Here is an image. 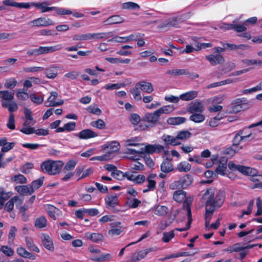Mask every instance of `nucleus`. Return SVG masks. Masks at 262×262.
I'll return each instance as SVG.
<instances>
[{"mask_svg": "<svg viewBox=\"0 0 262 262\" xmlns=\"http://www.w3.org/2000/svg\"><path fill=\"white\" fill-rule=\"evenodd\" d=\"M154 145L147 144L144 148H142L139 151V154L145 155V153L148 154H152L155 152V147Z\"/></svg>", "mask_w": 262, "mask_h": 262, "instance_id": "obj_43", "label": "nucleus"}, {"mask_svg": "<svg viewBox=\"0 0 262 262\" xmlns=\"http://www.w3.org/2000/svg\"><path fill=\"white\" fill-rule=\"evenodd\" d=\"M186 192L182 189L176 190L173 192V199L177 202L181 203L186 199Z\"/></svg>", "mask_w": 262, "mask_h": 262, "instance_id": "obj_26", "label": "nucleus"}, {"mask_svg": "<svg viewBox=\"0 0 262 262\" xmlns=\"http://www.w3.org/2000/svg\"><path fill=\"white\" fill-rule=\"evenodd\" d=\"M12 181L16 183L25 184L27 182V179L26 177L21 174L14 175L11 178Z\"/></svg>", "mask_w": 262, "mask_h": 262, "instance_id": "obj_54", "label": "nucleus"}, {"mask_svg": "<svg viewBox=\"0 0 262 262\" xmlns=\"http://www.w3.org/2000/svg\"><path fill=\"white\" fill-rule=\"evenodd\" d=\"M77 164V162L74 160H70L68 161L66 165L63 167V171L65 172L67 171L73 170Z\"/></svg>", "mask_w": 262, "mask_h": 262, "instance_id": "obj_58", "label": "nucleus"}, {"mask_svg": "<svg viewBox=\"0 0 262 262\" xmlns=\"http://www.w3.org/2000/svg\"><path fill=\"white\" fill-rule=\"evenodd\" d=\"M250 180L255 183L252 186L253 188H260V187L256 186L262 184V175L257 174L256 173L255 176H253V177H250Z\"/></svg>", "mask_w": 262, "mask_h": 262, "instance_id": "obj_49", "label": "nucleus"}, {"mask_svg": "<svg viewBox=\"0 0 262 262\" xmlns=\"http://www.w3.org/2000/svg\"><path fill=\"white\" fill-rule=\"evenodd\" d=\"M232 112L237 113L248 109L250 104L245 98H237L232 103Z\"/></svg>", "mask_w": 262, "mask_h": 262, "instance_id": "obj_5", "label": "nucleus"}, {"mask_svg": "<svg viewBox=\"0 0 262 262\" xmlns=\"http://www.w3.org/2000/svg\"><path fill=\"white\" fill-rule=\"evenodd\" d=\"M86 237L95 243H99L104 240L103 235L99 233H87Z\"/></svg>", "mask_w": 262, "mask_h": 262, "instance_id": "obj_32", "label": "nucleus"}, {"mask_svg": "<svg viewBox=\"0 0 262 262\" xmlns=\"http://www.w3.org/2000/svg\"><path fill=\"white\" fill-rule=\"evenodd\" d=\"M41 238L42 246L49 251L53 252L55 248L53 240L50 236L47 234L43 233Z\"/></svg>", "mask_w": 262, "mask_h": 262, "instance_id": "obj_13", "label": "nucleus"}, {"mask_svg": "<svg viewBox=\"0 0 262 262\" xmlns=\"http://www.w3.org/2000/svg\"><path fill=\"white\" fill-rule=\"evenodd\" d=\"M202 113H192L189 117V120L196 123L203 122L205 119V116Z\"/></svg>", "mask_w": 262, "mask_h": 262, "instance_id": "obj_35", "label": "nucleus"}, {"mask_svg": "<svg viewBox=\"0 0 262 262\" xmlns=\"http://www.w3.org/2000/svg\"><path fill=\"white\" fill-rule=\"evenodd\" d=\"M168 208L165 206L158 205L155 210V214L159 216H164L168 212Z\"/></svg>", "mask_w": 262, "mask_h": 262, "instance_id": "obj_47", "label": "nucleus"}, {"mask_svg": "<svg viewBox=\"0 0 262 262\" xmlns=\"http://www.w3.org/2000/svg\"><path fill=\"white\" fill-rule=\"evenodd\" d=\"M167 73L173 76L186 75L189 74V71L187 69H173L167 71Z\"/></svg>", "mask_w": 262, "mask_h": 262, "instance_id": "obj_44", "label": "nucleus"}, {"mask_svg": "<svg viewBox=\"0 0 262 262\" xmlns=\"http://www.w3.org/2000/svg\"><path fill=\"white\" fill-rule=\"evenodd\" d=\"M85 166L80 165L77 167L76 169V176L79 177L78 180L84 179L89 177L94 172V168L93 167H89L84 169Z\"/></svg>", "mask_w": 262, "mask_h": 262, "instance_id": "obj_7", "label": "nucleus"}, {"mask_svg": "<svg viewBox=\"0 0 262 262\" xmlns=\"http://www.w3.org/2000/svg\"><path fill=\"white\" fill-rule=\"evenodd\" d=\"M180 24H181V22L180 21V19L177 16L169 18L166 21L163 23L160 26H159V28H169L170 27L178 28Z\"/></svg>", "mask_w": 262, "mask_h": 262, "instance_id": "obj_17", "label": "nucleus"}, {"mask_svg": "<svg viewBox=\"0 0 262 262\" xmlns=\"http://www.w3.org/2000/svg\"><path fill=\"white\" fill-rule=\"evenodd\" d=\"M44 208L49 216L54 220H56L57 217L62 216V211L52 205H45Z\"/></svg>", "mask_w": 262, "mask_h": 262, "instance_id": "obj_8", "label": "nucleus"}, {"mask_svg": "<svg viewBox=\"0 0 262 262\" xmlns=\"http://www.w3.org/2000/svg\"><path fill=\"white\" fill-rule=\"evenodd\" d=\"M1 104L3 108H8L9 113H13L18 110V105L13 101L14 94L8 90L2 91Z\"/></svg>", "mask_w": 262, "mask_h": 262, "instance_id": "obj_3", "label": "nucleus"}, {"mask_svg": "<svg viewBox=\"0 0 262 262\" xmlns=\"http://www.w3.org/2000/svg\"><path fill=\"white\" fill-rule=\"evenodd\" d=\"M123 18L119 15H114L104 21L105 25H111L123 22Z\"/></svg>", "mask_w": 262, "mask_h": 262, "instance_id": "obj_25", "label": "nucleus"}, {"mask_svg": "<svg viewBox=\"0 0 262 262\" xmlns=\"http://www.w3.org/2000/svg\"><path fill=\"white\" fill-rule=\"evenodd\" d=\"M191 165L186 161H183L177 165V168L179 172H187L191 169Z\"/></svg>", "mask_w": 262, "mask_h": 262, "instance_id": "obj_42", "label": "nucleus"}, {"mask_svg": "<svg viewBox=\"0 0 262 262\" xmlns=\"http://www.w3.org/2000/svg\"><path fill=\"white\" fill-rule=\"evenodd\" d=\"M31 101L37 104H40L43 101V97L41 95H37L35 94H31L30 95Z\"/></svg>", "mask_w": 262, "mask_h": 262, "instance_id": "obj_62", "label": "nucleus"}, {"mask_svg": "<svg viewBox=\"0 0 262 262\" xmlns=\"http://www.w3.org/2000/svg\"><path fill=\"white\" fill-rule=\"evenodd\" d=\"M15 190L23 195H31L34 192L33 189L28 185H18L15 187Z\"/></svg>", "mask_w": 262, "mask_h": 262, "instance_id": "obj_18", "label": "nucleus"}, {"mask_svg": "<svg viewBox=\"0 0 262 262\" xmlns=\"http://www.w3.org/2000/svg\"><path fill=\"white\" fill-rule=\"evenodd\" d=\"M205 201V225L209 226L214 212L223 204L225 194L223 191L219 190L215 193L213 188L207 189L202 197Z\"/></svg>", "mask_w": 262, "mask_h": 262, "instance_id": "obj_1", "label": "nucleus"}, {"mask_svg": "<svg viewBox=\"0 0 262 262\" xmlns=\"http://www.w3.org/2000/svg\"><path fill=\"white\" fill-rule=\"evenodd\" d=\"M240 167L239 169L241 170L242 173L249 176L251 177H253V176H255L257 173V170L255 168L245 166H240Z\"/></svg>", "mask_w": 262, "mask_h": 262, "instance_id": "obj_37", "label": "nucleus"}, {"mask_svg": "<svg viewBox=\"0 0 262 262\" xmlns=\"http://www.w3.org/2000/svg\"><path fill=\"white\" fill-rule=\"evenodd\" d=\"M20 132L25 135H31L33 133L36 134L38 136H47L49 135L48 129L39 128L36 130L34 127H29L28 128H21Z\"/></svg>", "mask_w": 262, "mask_h": 262, "instance_id": "obj_12", "label": "nucleus"}, {"mask_svg": "<svg viewBox=\"0 0 262 262\" xmlns=\"http://www.w3.org/2000/svg\"><path fill=\"white\" fill-rule=\"evenodd\" d=\"M204 108L201 102H192L189 106L188 111L190 113H203Z\"/></svg>", "mask_w": 262, "mask_h": 262, "instance_id": "obj_20", "label": "nucleus"}, {"mask_svg": "<svg viewBox=\"0 0 262 262\" xmlns=\"http://www.w3.org/2000/svg\"><path fill=\"white\" fill-rule=\"evenodd\" d=\"M86 110L89 113L95 115H100L102 113L101 110L96 104L88 106Z\"/></svg>", "mask_w": 262, "mask_h": 262, "instance_id": "obj_60", "label": "nucleus"}, {"mask_svg": "<svg viewBox=\"0 0 262 262\" xmlns=\"http://www.w3.org/2000/svg\"><path fill=\"white\" fill-rule=\"evenodd\" d=\"M63 165L62 161L47 159L40 164V170L50 176H55L60 173Z\"/></svg>", "mask_w": 262, "mask_h": 262, "instance_id": "obj_2", "label": "nucleus"}, {"mask_svg": "<svg viewBox=\"0 0 262 262\" xmlns=\"http://www.w3.org/2000/svg\"><path fill=\"white\" fill-rule=\"evenodd\" d=\"M191 134L188 130H181L178 133L177 136L178 141L186 140L190 137Z\"/></svg>", "mask_w": 262, "mask_h": 262, "instance_id": "obj_57", "label": "nucleus"}, {"mask_svg": "<svg viewBox=\"0 0 262 262\" xmlns=\"http://www.w3.org/2000/svg\"><path fill=\"white\" fill-rule=\"evenodd\" d=\"M17 202H19V204H21L22 202L19 196L15 195L12 197L6 203L5 209L7 212H11L14 208V203H17Z\"/></svg>", "mask_w": 262, "mask_h": 262, "instance_id": "obj_23", "label": "nucleus"}, {"mask_svg": "<svg viewBox=\"0 0 262 262\" xmlns=\"http://www.w3.org/2000/svg\"><path fill=\"white\" fill-rule=\"evenodd\" d=\"M35 226L37 228H43L46 227L47 225V220L45 216H40L35 221Z\"/></svg>", "mask_w": 262, "mask_h": 262, "instance_id": "obj_38", "label": "nucleus"}, {"mask_svg": "<svg viewBox=\"0 0 262 262\" xmlns=\"http://www.w3.org/2000/svg\"><path fill=\"white\" fill-rule=\"evenodd\" d=\"M250 135L251 134L247 136H241L238 133L236 134L232 140L233 145H238L242 141L248 138L250 136Z\"/></svg>", "mask_w": 262, "mask_h": 262, "instance_id": "obj_51", "label": "nucleus"}, {"mask_svg": "<svg viewBox=\"0 0 262 262\" xmlns=\"http://www.w3.org/2000/svg\"><path fill=\"white\" fill-rule=\"evenodd\" d=\"M157 177V174L155 173H150L147 177L146 181L148 183L147 185V189H144L143 192L146 193L148 191L154 190L156 188V182L154 180V179Z\"/></svg>", "mask_w": 262, "mask_h": 262, "instance_id": "obj_19", "label": "nucleus"}, {"mask_svg": "<svg viewBox=\"0 0 262 262\" xmlns=\"http://www.w3.org/2000/svg\"><path fill=\"white\" fill-rule=\"evenodd\" d=\"M227 159L225 158H223L219 161L218 165L215 170L216 174L219 173L222 176H225V171L227 169Z\"/></svg>", "mask_w": 262, "mask_h": 262, "instance_id": "obj_21", "label": "nucleus"}, {"mask_svg": "<svg viewBox=\"0 0 262 262\" xmlns=\"http://www.w3.org/2000/svg\"><path fill=\"white\" fill-rule=\"evenodd\" d=\"M112 256L110 253L102 254L98 257L95 256L91 258V259L95 262H102L110 260Z\"/></svg>", "mask_w": 262, "mask_h": 262, "instance_id": "obj_45", "label": "nucleus"}, {"mask_svg": "<svg viewBox=\"0 0 262 262\" xmlns=\"http://www.w3.org/2000/svg\"><path fill=\"white\" fill-rule=\"evenodd\" d=\"M58 73V70L57 67L52 66L50 67L45 70L46 76L47 78L50 79L55 78Z\"/></svg>", "mask_w": 262, "mask_h": 262, "instance_id": "obj_36", "label": "nucleus"}, {"mask_svg": "<svg viewBox=\"0 0 262 262\" xmlns=\"http://www.w3.org/2000/svg\"><path fill=\"white\" fill-rule=\"evenodd\" d=\"M44 180V177H40V178L34 180L32 182L31 184L30 185V187L33 189V190H35V189H37L39 188L42 185L43 183Z\"/></svg>", "mask_w": 262, "mask_h": 262, "instance_id": "obj_53", "label": "nucleus"}, {"mask_svg": "<svg viewBox=\"0 0 262 262\" xmlns=\"http://www.w3.org/2000/svg\"><path fill=\"white\" fill-rule=\"evenodd\" d=\"M138 86L140 90L148 94H150L154 91V88L152 84L150 82H146L145 81H141L137 83Z\"/></svg>", "mask_w": 262, "mask_h": 262, "instance_id": "obj_24", "label": "nucleus"}, {"mask_svg": "<svg viewBox=\"0 0 262 262\" xmlns=\"http://www.w3.org/2000/svg\"><path fill=\"white\" fill-rule=\"evenodd\" d=\"M91 125L93 127H95L97 128L101 129H104L105 127V125H106L104 121L101 119H98L96 121H93L91 122Z\"/></svg>", "mask_w": 262, "mask_h": 262, "instance_id": "obj_61", "label": "nucleus"}, {"mask_svg": "<svg viewBox=\"0 0 262 262\" xmlns=\"http://www.w3.org/2000/svg\"><path fill=\"white\" fill-rule=\"evenodd\" d=\"M173 169V165L167 159L164 160L161 164V170L164 173H169Z\"/></svg>", "mask_w": 262, "mask_h": 262, "instance_id": "obj_30", "label": "nucleus"}, {"mask_svg": "<svg viewBox=\"0 0 262 262\" xmlns=\"http://www.w3.org/2000/svg\"><path fill=\"white\" fill-rule=\"evenodd\" d=\"M186 118L183 117H169L167 120V123L171 125H178L186 122Z\"/></svg>", "mask_w": 262, "mask_h": 262, "instance_id": "obj_31", "label": "nucleus"}, {"mask_svg": "<svg viewBox=\"0 0 262 262\" xmlns=\"http://www.w3.org/2000/svg\"><path fill=\"white\" fill-rule=\"evenodd\" d=\"M17 254L24 258H29L30 259H35L36 256L32 253L28 252L25 248L23 247H19L17 249Z\"/></svg>", "mask_w": 262, "mask_h": 262, "instance_id": "obj_27", "label": "nucleus"}, {"mask_svg": "<svg viewBox=\"0 0 262 262\" xmlns=\"http://www.w3.org/2000/svg\"><path fill=\"white\" fill-rule=\"evenodd\" d=\"M129 120L130 123L135 127L136 125L138 124L139 122H140L141 117L138 114L134 113L131 114Z\"/></svg>", "mask_w": 262, "mask_h": 262, "instance_id": "obj_64", "label": "nucleus"}, {"mask_svg": "<svg viewBox=\"0 0 262 262\" xmlns=\"http://www.w3.org/2000/svg\"><path fill=\"white\" fill-rule=\"evenodd\" d=\"M58 97L57 92L54 91L50 93V96L48 98V100L45 103L46 106H56L61 105L63 104V100L56 101V99Z\"/></svg>", "mask_w": 262, "mask_h": 262, "instance_id": "obj_14", "label": "nucleus"}, {"mask_svg": "<svg viewBox=\"0 0 262 262\" xmlns=\"http://www.w3.org/2000/svg\"><path fill=\"white\" fill-rule=\"evenodd\" d=\"M33 167L34 164L33 163L27 162L21 166L20 170L23 173L28 174Z\"/></svg>", "mask_w": 262, "mask_h": 262, "instance_id": "obj_56", "label": "nucleus"}, {"mask_svg": "<svg viewBox=\"0 0 262 262\" xmlns=\"http://www.w3.org/2000/svg\"><path fill=\"white\" fill-rule=\"evenodd\" d=\"M146 122H147L146 120H143V118L142 120H140V122L138 125H136L135 127V129L138 131H143L146 129H148L150 125L148 124Z\"/></svg>", "mask_w": 262, "mask_h": 262, "instance_id": "obj_48", "label": "nucleus"}, {"mask_svg": "<svg viewBox=\"0 0 262 262\" xmlns=\"http://www.w3.org/2000/svg\"><path fill=\"white\" fill-rule=\"evenodd\" d=\"M104 35V33H89L83 34L84 40H90L92 39H101L103 38Z\"/></svg>", "mask_w": 262, "mask_h": 262, "instance_id": "obj_39", "label": "nucleus"}, {"mask_svg": "<svg viewBox=\"0 0 262 262\" xmlns=\"http://www.w3.org/2000/svg\"><path fill=\"white\" fill-rule=\"evenodd\" d=\"M142 36L141 34L139 33H135V34H132L129 35L125 37H120L119 38L121 40H118V42H127L129 41L132 40H137L139 38H141Z\"/></svg>", "mask_w": 262, "mask_h": 262, "instance_id": "obj_40", "label": "nucleus"}, {"mask_svg": "<svg viewBox=\"0 0 262 262\" xmlns=\"http://www.w3.org/2000/svg\"><path fill=\"white\" fill-rule=\"evenodd\" d=\"M207 59L212 66L217 64H222L224 63L225 59L223 56L220 54H210L205 56Z\"/></svg>", "mask_w": 262, "mask_h": 262, "instance_id": "obj_10", "label": "nucleus"}, {"mask_svg": "<svg viewBox=\"0 0 262 262\" xmlns=\"http://www.w3.org/2000/svg\"><path fill=\"white\" fill-rule=\"evenodd\" d=\"M151 251V248H148L135 252L128 257L125 262H138L145 258Z\"/></svg>", "mask_w": 262, "mask_h": 262, "instance_id": "obj_6", "label": "nucleus"}, {"mask_svg": "<svg viewBox=\"0 0 262 262\" xmlns=\"http://www.w3.org/2000/svg\"><path fill=\"white\" fill-rule=\"evenodd\" d=\"M174 231V230H171L169 232H164L162 238V241L165 243H168L175 236Z\"/></svg>", "mask_w": 262, "mask_h": 262, "instance_id": "obj_55", "label": "nucleus"}, {"mask_svg": "<svg viewBox=\"0 0 262 262\" xmlns=\"http://www.w3.org/2000/svg\"><path fill=\"white\" fill-rule=\"evenodd\" d=\"M160 114L157 110L154 113H146L143 116V120H146L147 122L151 123V126L157 124L160 118Z\"/></svg>", "mask_w": 262, "mask_h": 262, "instance_id": "obj_15", "label": "nucleus"}, {"mask_svg": "<svg viewBox=\"0 0 262 262\" xmlns=\"http://www.w3.org/2000/svg\"><path fill=\"white\" fill-rule=\"evenodd\" d=\"M71 136L78 137L81 140H87L98 136V134L90 129H85L78 134H73Z\"/></svg>", "mask_w": 262, "mask_h": 262, "instance_id": "obj_9", "label": "nucleus"}, {"mask_svg": "<svg viewBox=\"0 0 262 262\" xmlns=\"http://www.w3.org/2000/svg\"><path fill=\"white\" fill-rule=\"evenodd\" d=\"M121 8L122 9H139L140 6L137 3L132 2L124 3L122 4Z\"/></svg>", "mask_w": 262, "mask_h": 262, "instance_id": "obj_50", "label": "nucleus"}, {"mask_svg": "<svg viewBox=\"0 0 262 262\" xmlns=\"http://www.w3.org/2000/svg\"><path fill=\"white\" fill-rule=\"evenodd\" d=\"M121 222H114L111 224V229L108 231V234L111 236H117L120 235L123 229L120 226Z\"/></svg>", "mask_w": 262, "mask_h": 262, "instance_id": "obj_16", "label": "nucleus"}, {"mask_svg": "<svg viewBox=\"0 0 262 262\" xmlns=\"http://www.w3.org/2000/svg\"><path fill=\"white\" fill-rule=\"evenodd\" d=\"M120 146L118 142L113 141L110 143L105 144L104 149H107V153L111 154L118 151L120 149Z\"/></svg>", "mask_w": 262, "mask_h": 262, "instance_id": "obj_22", "label": "nucleus"}, {"mask_svg": "<svg viewBox=\"0 0 262 262\" xmlns=\"http://www.w3.org/2000/svg\"><path fill=\"white\" fill-rule=\"evenodd\" d=\"M33 26L47 27L54 25L55 23L50 18L46 17H39L31 21Z\"/></svg>", "mask_w": 262, "mask_h": 262, "instance_id": "obj_11", "label": "nucleus"}, {"mask_svg": "<svg viewBox=\"0 0 262 262\" xmlns=\"http://www.w3.org/2000/svg\"><path fill=\"white\" fill-rule=\"evenodd\" d=\"M198 94V92L195 91L187 92L181 94L180 98L183 101H190L196 97Z\"/></svg>", "mask_w": 262, "mask_h": 262, "instance_id": "obj_33", "label": "nucleus"}, {"mask_svg": "<svg viewBox=\"0 0 262 262\" xmlns=\"http://www.w3.org/2000/svg\"><path fill=\"white\" fill-rule=\"evenodd\" d=\"M162 139L165 143L167 145L175 146L181 144V143L178 141L177 136L174 137L170 135H163Z\"/></svg>", "mask_w": 262, "mask_h": 262, "instance_id": "obj_29", "label": "nucleus"}, {"mask_svg": "<svg viewBox=\"0 0 262 262\" xmlns=\"http://www.w3.org/2000/svg\"><path fill=\"white\" fill-rule=\"evenodd\" d=\"M183 189H186L189 186L193 181L192 175L186 174L180 179Z\"/></svg>", "mask_w": 262, "mask_h": 262, "instance_id": "obj_28", "label": "nucleus"}, {"mask_svg": "<svg viewBox=\"0 0 262 262\" xmlns=\"http://www.w3.org/2000/svg\"><path fill=\"white\" fill-rule=\"evenodd\" d=\"M119 195L117 194H109L104 198L106 207L111 209L113 213H118L121 211L118 209L117 206L119 205Z\"/></svg>", "mask_w": 262, "mask_h": 262, "instance_id": "obj_4", "label": "nucleus"}, {"mask_svg": "<svg viewBox=\"0 0 262 262\" xmlns=\"http://www.w3.org/2000/svg\"><path fill=\"white\" fill-rule=\"evenodd\" d=\"M17 97L20 100L24 101L27 100L30 96L27 92V89L23 88L22 90H19L16 93Z\"/></svg>", "mask_w": 262, "mask_h": 262, "instance_id": "obj_52", "label": "nucleus"}, {"mask_svg": "<svg viewBox=\"0 0 262 262\" xmlns=\"http://www.w3.org/2000/svg\"><path fill=\"white\" fill-rule=\"evenodd\" d=\"M25 242L28 248L32 251H34L37 253L40 252L39 249L34 244L32 238L29 236H26L25 237Z\"/></svg>", "mask_w": 262, "mask_h": 262, "instance_id": "obj_34", "label": "nucleus"}, {"mask_svg": "<svg viewBox=\"0 0 262 262\" xmlns=\"http://www.w3.org/2000/svg\"><path fill=\"white\" fill-rule=\"evenodd\" d=\"M224 251L231 253L233 252H240L241 251H244V247L241 246L239 243H236L230 246L227 248L224 249Z\"/></svg>", "mask_w": 262, "mask_h": 262, "instance_id": "obj_41", "label": "nucleus"}, {"mask_svg": "<svg viewBox=\"0 0 262 262\" xmlns=\"http://www.w3.org/2000/svg\"><path fill=\"white\" fill-rule=\"evenodd\" d=\"M140 90V89L139 86H138L137 83H136L135 88L130 90V92L133 95L134 98L138 101L141 100L142 99Z\"/></svg>", "mask_w": 262, "mask_h": 262, "instance_id": "obj_46", "label": "nucleus"}, {"mask_svg": "<svg viewBox=\"0 0 262 262\" xmlns=\"http://www.w3.org/2000/svg\"><path fill=\"white\" fill-rule=\"evenodd\" d=\"M174 109V108L172 105H168L160 107V108L158 109L157 111L160 115H161L162 114H168L172 112Z\"/></svg>", "mask_w": 262, "mask_h": 262, "instance_id": "obj_59", "label": "nucleus"}, {"mask_svg": "<svg viewBox=\"0 0 262 262\" xmlns=\"http://www.w3.org/2000/svg\"><path fill=\"white\" fill-rule=\"evenodd\" d=\"M111 176L115 179L118 180H122L125 178V173L118 170L117 168L115 171L111 172Z\"/></svg>", "mask_w": 262, "mask_h": 262, "instance_id": "obj_63", "label": "nucleus"}]
</instances>
